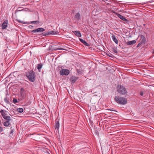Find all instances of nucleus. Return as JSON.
<instances>
[{
  "instance_id": "obj_1",
  "label": "nucleus",
  "mask_w": 154,
  "mask_h": 154,
  "mask_svg": "<svg viewBox=\"0 0 154 154\" xmlns=\"http://www.w3.org/2000/svg\"><path fill=\"white\" fill-rule=\"evenodd\" d=\"M115 100L118 103L122 105L125 104L127 102V99L125 98L122 97H119L117 96L115 97Z\"/></svg>"
},
{
  "instance_id": "obj_2",
  "label": "nucleus",
  "mask_w": 154,
  "mask_h": 154,
  "mask_svg": "<svg viewBox=\"0 0 154 154\" xmlns=\"http://www.w3.org/2000/svg\"><path fill=\"white\" fill-rule=\"evenodd\" d=\"M117 88L118 92L122 95H125L127 93L126 88L121 85H119Z\"/></svg>"
},
{
  "instance_id": "obj_3",
  "label": "nucleus",
  "mask_w": 154,
  "mask_h": 154,
  "mask_svg": "<svg viewBox=\"0 0 154 154\" xmlns=\"http://www.w3.org/2000/svg\"><path fill=\"white\" fill-rule=\"evenodd\" d=\"M26 76L31 82H34L35 80V73L33 71L27 74Z\"/></svg>"
},
{
  "instance_id": "obj_4",
  "label": "nucleus",
  "mask_w": 154,
  "mask_h": 154,
  "mask_svg": "<svg viewBox=\"0 0 154 154\" xmlns=\"http://www.w3.org/2000/svg\"><path fill=\"white\" fill-rule=\"evenodd\" d=\"M0 113L5 119L10 120V117L8 116L9 114L8 112L1 109L0 111Z\"/></svg>"
},
{
  "instance_id": "obj_5",
  "label": "nucleus",
  "mask_w": 154,
  "mask_h": 154,
  "mask_svg": "<svg viewBox=\"0 0 154 154\" xmlns=\"http://www.w3.org/2000/svg\"><path fill=\"white\" fill-rule=\"evenodd\" d=\"M60 74L61 75H68L69 74V71L68 69H62L60 71Z\"/></svg>"
},
{
  "instance_id": "obj_6",
  "label": "nucleus",
  "mask_w": 154,
  "mask_h": 154,
  "mask_svg": "<svg viewBox=\"0 0 154 154\" xmlns=\"http://www.w3.org/2000/svg\"><path fill=\"white\" fill-rule=\"evenodd\" d=\"M45 30V29L42 28H39L35 29L32 30L31 32H32L35 33L36 32H43Z\"/></svg>"
},
{
  "instance_id": "obj_7",
  "label": "nucleus",
  "mask_w": 154,
  "mask_h": 154,
  "mask_svg": "<svg viewBox=\"0 0 154 154\" xmlns=\"http://www.w3.org/2000/svg\"><path fill=\"white\" fill-rule=\"evenodd\" d=\"M146 42V40L145 37L143 35H141L140 36V42L142 44H145Z\"/></svg>"
},
{
  "instance_id": "obj_8",
  "label": "nucleus",
  "mask_w": 154,
  "mask_h": 154,
  "mask_svg": "<svg viewBox=\"0 0 154 154\" xmlns=\"http://www.w3.org/2000/svg\"><path fill=\"white\" fill-rule=\"evenodd\" d=\"M78 77L75 76H72L70 77V81L72 83H74L77 80Z\"/></svg>"
},
{
  "instance_id": "obj_9",
  "label": "nucleus",
  "mask_w": 154,
  "mask_h": 154,
  "mask_svg": "<svg viewBox=\"0 0 154 154\" xmlns=\"http://www.w3.org/2000/svg\"><path fill=\"white\" fill-rule=\"evenodd\" d=\"M116 15L119 18L121 19L122 20L125 21H127V20L125 18V17L123 16L122 15H121L118 14H117Z\"/></svg>"
},
{
  "instance_id": "obj_10",
  "label": "nucleus",
  "mask_w": 154,
  "mask_h": 154,
  "mask_svg": "<svg viewBox=\"0 0 154 154\" xmlns=\"http://www.w3.org/2000/svg\"><path fill=\"white\" fill-rule=\"evenodd\" d=\"M77 36L81 37L82 36L81 34L79 31H75L73 32Z\"/></svg>"
},
{
  "instance_id": "obj_11",
  "label": "nucleus",
  "mask_w": 154,
  "mask_h": 154,
  "mask_svg": "<svg viewBox=\"0 0 154 154\" xmlns=\"http://www.w3.org/2000/svg\"><path fill=\"white\" fill-rule=\"evenodd\" d=\"M136 42L135 40L128 41L126 42V44L128 45H133L136 43Z\"/></svg>"
},
{
  "instance_id": "obj_12",
  "label": "nucleus",
  "mask_w": 154,
  "mask_h": 154,
  "mask_svg": "<svg viewBox=\"0 0 154 154\" xmlns=\"http://www.w3.org/2000/svg\"><path fill=\"white\" fill-rule=\"evenodd\" d=\"M79 40L82 43L85 45L87 46H88L89 45V44L85 40H83V39L81 38H79Z\"/></svg>"
},
{
  "instance_id": "obj_13",
  "label": "nucleus",
  "mask_w": 154,
  "mask_h": 154,
  "mask_svg": "<svg viewBox=\"0 0 154 154\" xmlns=\"http://www.w3.org/2000/svg\"><path fill=\"white\" fill-rule=\"evenodd\" d=\"M59 120L56 119L55 121V128L57 129L59 128Z\"/></svg>"
},
{
  "instance_id": "obj_14",
  "label": "nucleus",
  "mask_w": 154,
  "mask_h": 154,
  "mask_svg": "<svg viewBox=\"0 0 154 154\" xmlns=\"http://www.w3.org/2000/svg\"><path fill=\"white\" fill-rule=\"evenodd\" d=\"M112 38L113 40L117 44H118V40L117 38L116 37L115 35H113L112 36Z\"/></svg>"
},
{
  "instance_id": "obj_15",
  "label": "nucleus",
  "mask_w": 154,
  "mask_h": 154,
  "mask_svg": "<svg viewBox=\"0 0 154 154\" xmlns=\"http://www.w3.org/2000/svg\"><path fill=\"white\" fill-rule=\"evenodd\" d=\"M26 23L28 24H39V22L38 21L36 20V21H32L30 22H28Z\"/></svg>"
},
{
  "instance_id": "obj_16",
  "label": "nucleus",
  "mask_w": 154,
  "mask_h": 154,
  "mask_svg": "<svg viewBox=\"0 0 154 154\" xmlns=\"http://www.w3.org/2000/svg\"><path fill=\"white\" fill-rule=\"evenodd\" d=\"M75 17L78 20H79L80 19V14L79 13H77L75 15Z\"/></svg>"
},
{
  "instance_id": "obj_17",
  "label": "nucleus",
  "mask_w": 154,
  "mask_h": 154,
  "mask_svg": "<svg viewBox=\"0 0 154 154\" xmlns=\"http://www.w3.org/2000/svg\"><path fill=\"white\" fill-rule=\"evenodd\" d=\"M6 120V121L5 122H4V125L5 126H8L10 124V123H9L10 120Z\"/></svg>"
},
{
  "instance_id": "obj_18",
  "label": "nucleus",
  "mask_w": 154,
  "mask_h": 154,
  "mask_svg": "<svg viewBox=\"0 0 154 154\" xmlns=\"http://www.w3.org/2000/svg\"><path fill=\"white\" fill-rule=\"evenodd\" d=\"M7 26V24L6 23L4 22L3 23L2 25V28L3 29H5Z\"/></svg>"
},
{
  "instance_id": "obj_19",
  "label": "nucleus",
  "mask_w": 154,
  "mask_h": 154,
  "mask_svg": "<svg viewBox=\"0 0 154 154\" xmlns=\"http://www.w3.org/2000/svg\"><path fill=\"white\" fill-rule=\"evenodd\" d=\"M17 111L18 112L22 113L23 111V109L22 108H19L17 109Z\"/></svg>"
},
{
  "instance_id": "obj_20",
  "label": "nucleus",
  "mask_w": 154,
  "mask_h": 154,
  "mask_svg": "<svg viewBox=\"0 0 154 154\" xmlns=\"http://www.w3.org/2000/svg\"><path fill=\"white\" fill-rule=\"evenodd\" d=\"M57 32H54L52 31H51L49 32V34H56L57 33Z\"/></svg>"
},
{
  "instance_id": "obj_21",
  "label": "nucleus",
  "mask_w": 154,
  "mask_h": 154,
  "mask_svg": "<svg viewBox=\"0 0 154 154\" xmlns=\"http://www.w3.org/2000/svg\"><path fill=\"white\" fill-rule=\"evenodd\" d=\"M42 65L41 64H38L37 65V69L38 70H40L42 68Z\"/></svg>"
},
{
  "instance_id": "obj_22",
  "label": "nucleus",
  "mask_w": 154,
  "mask_h": 154,
  "mask_svg": "<svg viewBox=\"0 0 154 154\" xmlns=\"http://www.w3.org/2000/svg\"><path fill=\"white\" fill-rule=\"evenodd\" d=\"M4 100L5 102L6 103H9V101L8 100L7 98H5L4 99Z\"/></svg>"
},
{
  "instance_id": "obj_23",
  "label": "nucleus",
  "mask_w": 154,
  "mask_h": 154,
  "mask_svg": "<svg viewBox=\"0 0 154 154\" xmlns=\"http://www.w3.org/2000/svg\"><path fill=\"white\" fill-rule=\"evenodd\" d=\"M13 101L15 103H17V99L14 98L13 99Z\"/></svg>"
},
{
  "instance_id": "obj_24",
  "label": "nucleus",
  "mask_w": 154,
  "mask_h": 154,
  "mask_svg": "<svg viewBox=\"0 0 154 154\" xmlns=\"http://www.w3.org/2000/svg\"><path fill=\"white\" fill-rule=\"evenodd\" d=\"M115 53H116V54H117L118 53V51H117L115 48H113V50H112Z\"/></svg>"
},
{
  "instance_id": "obj_25",
  "label": "nucleus",
  "mask_w": 154,
  "mask_h": 154,
  "mask_svg": "<svg viewBox=\"0 0 154 154\" xmlns=\"http://www.w3.org/2000/svg\"><path fill=\"white\" fill-rule=\"evenodd\" d=\"M142 44L141 43H140H140L137 45V48H138L139 47V46H140Z\"/></svg>"
},
{
  "instance_id": "obj_26",
  "label": "nucleus",
  "mask_w": 154,
  "mask_h": 154,
  "mask_svg": "<svg viewBox=\"0 0 154 154\" xmlns=\"http://www.w3.org/2000/svg\"><path fill=\"white\" fill-rule=\"evenodd\" d=\"M28 27L29 28L32 29L33 28V26L32 25H29Z\"/></svg>"
},
{
  "instance_id": "obj_27",
  "label": "nucleus",
  "mask_w": 154,
  "mask_h": 154,
  "mask_svg": "<svg viewBox=\"0 0 154 154\" xmlns=\"http://www.w3.org/2000/svg\"><path fill=\"white\" fill-rule=\"evenodd\" d=\"M140 95L143 96V91H141L140 93Z\"/></svg>"
},
{
  "instance_id": "obj_28",
  "label": "nucleus",
  "mask_w": 154,
  "mask_h": 154,
  "mask_svg": "<svg viewBox=\"0 0 154 154\" xmlns=\"http://www.w3.org/2000/svg\"><path fill=\"white\" fill-rule=\"evenodd\" d=\"M61 49H62V48H57L55 49V50H61Z\"/></svg>"
},
{
  "instance_id": "obj_29",
  "label": "nucleus",
  "mask_w": 154,
  "mask_h": 154,
  "mask_svg": "<svg viewBox=\"0 0 154 154\" xmlns=\"http://www.w3.org/2000/svg\"><path fill=\"white\" fill-rule=\"evenodd\" d=\"M2 131H3L2 128L1 127H0V132H2Z\"/></svg>"
},
{
  "instance_id": "obj_30",
  "label": "nucleus",
  "mask_w": 154,
  "mask_h": 154,
  "mask_svg": "<svg viewBox=\"0 0 154 154\" xmlns=\"http://www.w3.org/2000/svg\"><path fill=\"white\" fill-rule=\"evenodd\" d=\"M33 134H27V137H29L31 135H32ZM26 135H27V134H26Z\"/></svg>"
},
{
  "instance_id": "obj_31",
  "label": "nucleus",
  "mask_w": 154,
  "mask_h": 154,
  "mask_svg": "<svg viewBox=\"0 0 154 154\" xmlns=\"http://www.w3.org/2000/svg\"><path fill=\"white\" fill-rule=\"evenodd\" d=\"M13 130H12L11 131V132H10V134L13 133Z\"/></svg>"
},
{
  "instance_id": "obj_32",
  "label": "nucleus",
  "mask_w": 154,
  "mask_h": 154,
  "mask_svg": "<svg viewBox=\"0 0 154 154\" xmlns=\"http://www.w3.org/2000/svg\"><path fill=\"white\" fill-rule=\"evenodd\" d=\"M108 110H110V111H115V110H112V109H108Z\"/></svg>"
},
{
  "instance_id": "obj_33",
  "label": "nucleus",
  "mask_w": 154,
  "mask_h": 154,
  "mask_svg": "<svg viewBox=\"0 0 154 154\" xmlns=\"http://www.w3.org/2000/svg\"><path fill=\"white\" fill-rule=\"evenodd\" d=\"M19 22H20L19 20H17Z\"/></svg>"
},
{
  "instance_id": "obj_34",
  "label": "nucleus",
  "mask_w": 154,
  "mask_h": 154,
  "mask_svg": "<svg viewBox=\"0 0 154 154\" xmlns=\"http://www.w3.org/2000/svg\"><path fill=\"white\" fill-rule=\"evenodd\" d=\"M22 90H23V88H22L21 89V91H22Z\"/></svg>"
},
{
  "instance_id": "obj_35",
  "label": "nucleus",
  "mask_w": 154,
  "mask_h": 154,
  "mask_svg": "<svg viewBox=\"0 0 154 154\" xmlns=\"http://www.w3.org/2000/svg\"><path fill=\"white\" fill-rule=\"evenodd\" d=\"M109 57H111V56H110V55H109Z\"/></svg>"
}]
</instances>
